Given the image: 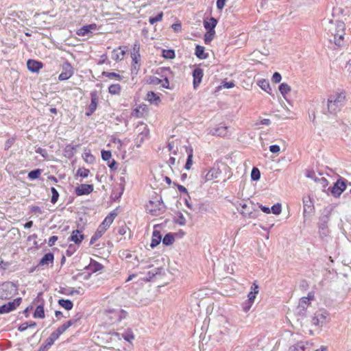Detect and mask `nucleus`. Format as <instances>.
<instances>
[{
  "mask_svg": "<svg viewBox=\"0 0 351 351\" xmlns=\"http://www.w3.org/2000/svg\"><path fill=\"white\" fill-rule=\"evenodd\" d=\"M34 317L35 318H44L45 317V311L44 307L43 305H38L34 313Z\"/></svg>",
  "mask_w": 351,
  "mask_h": 351,
  "instance_id": "nucleus-33",
  "label": "nucleus"
},
{
  "mask_svg": "<svg viewBox=\"0 0 351 351\" xmlns=\"http://www.w3.org/2000/svg\"><path fill=\"white\" fill-rule=\"evenodd\" d=\"M257 84L262 90H265L267 93H271V88L268 80L265 79L260 80L257 82Z\"/></svg>",
  "mask_w": 351,
  "mask_h": 351,
  "instance_id": "nucleus-25",
  "label": "nucleus"
},
{
  "mask_svg": "<svg viewBox=\"0 0 351 351\" xmlns=\"http://www.w3.org/2000/svg\"><path fill=\"white\" fill-rule=\"evenodd\" d=\"M329 221L328 215H324L320 218L319 223V233L322 238H324L329 234V230L327 223Z\"/></svg>",
  "mask_w": 351,
  "mask_h": 351,
  "instance_id": "nucleus-8",
  "label": "nucleus"
},
{
  "mask_svg": "<svg viewBox=\"0 0 351 351\" xmlns=\"http://www.w3.org/2000/svg\"><path fill=\"white\" fill-rule=\"evenodd\" d=\"M215 34V30H208V32L204 35V41L206 44L213 40Z\"/></svg>",
  "mask_w": 351,
  "mask_h": 351,
  "instance_id": "nucleus-38",
  "label": "nucleus"
},
{
  "mask_svg": "<svg viewBox=\"0 0 351 351\" xmlns=\"http://www.w3.org/2000/svg\"><path fill=\"white\" fill-rule=\"evenodd\" d=\"M162 203L158 200H150L146 205V210L148 213L153 216H158L162 214L163 211Z\"/></svg>",
  "mask_w": 351,
  "mask_h": 351,
  "instance_id": "nucleus-5",
  "label": "nucleus"
},
{
  "mask_svg": "<svg viewBox=\"0 0 351 351\" xmlns=\"http://www.w3.org/2000/svg\"><path fill=\"white\" fill-rule=\"evenodd\" d=\"M71 326V323H64L58 327L56 330L61 335L67 328Z\"/></svg>",
  "mask_w": 351,
  "mask_h": 351,
  "instance_id": "nucleus-47",
  "label": "nucleus"
},
{
  "mask_svg": "<svg viewBox=\"0 0 351 351\" xmlns=\"http://www.w3.org/2000/svg\"><path fill=\"white\" fill-rule=\"evenodd\" d=\"M96 28H97L96 24H90L88 25H84L77 30V34L78 36H88L93 30H95Z\"/></svg>",
  "mask_w": 351,
  "mask_h": 351,
  "instance_id": "nucleus-17",
  "label": "nucleus"
},
{
  "mask_svg": "<svg viewBox=\"0 0 351 351\" xmlns=\"http://www.w3.org/2000/svg\"><path fill=\"white\" fill-rule=\"evenodd\" d=\"M315 182L320 184V185L324 189L328 185V181L325 178H319L315 179Z\"/></svg>",
  "mask_w": 351,
  "mask_h": 351,
  "instance_id": "nucleus-54",
  "label": "nucleus"
},
{
  "mask_svg": "<svg viewBox=\"0 0 351 351\" xmlns=\"http://www.w3.org/2000/svg\"><path fill=\"white\" fill-rule=\"evenodd\" d=\"M279 90H280V93L283 96H285L286 94H287L289 92L291 91V87L289 85H288L286 83H282L279 86Z\"/></svg>",
  "mask_w": 351,
  "mask_h": 351,
  "instance_id": "nucleus-36",
  "label": "nucleus"
},
{
  "mask_svg": "<svg viewBox=\"0 0 351 351\" xmlns=\"http://www.w3.org/2000/svg\"><path fill=\"white\" fill-rule=\"evenodd\" d=\"M330 320V316L328 311L324 308H321L317 310L313 317H312V324L318 326L322 327L324 325L328 324Z\"/></svg>",
  "mask_w": 351,
  "mask_h": 351,
  "instance_id": "nucleus-3",
  "label": "nucleus"
},
{
  "mask_svg": "<svg viewBox=\"0 0 351 351\" xmlns=\"http://www.w3.org/2000/svg\"><path fill=\"white\" fill-rule=\"evenodd\" d=\"M62 69L63 71L58 76V79L60 80H66L72 76L73 73V68L69 63L64 64L62 66Z\"/></svg>",
  "mask_w": 351,
  "mask_h": 351,
  "instance_id": "nucleus-12",
  "label": "nucleus"
},
{
  "mask_svg": "<svg viewBox=\"0 0 351 351\" xmlns=\"http://www.w3.org/2000/svg\"><path fill=\"white\" fill-rule=\"evenodd\" d=\"M125 47H120L118 49L112 51V58L116 61L121 60L125 54Z\"/></svg>",
  "mask_w": 351,
  "mask_h": 351,
  "instance_id": "nucleus-20",
  "label": "nucleus"
},
{
  "mask_svg": "<svg viewBox=\"0 0 351 351\" xmlns=\"http://www.w3.org/2000/svg\"><path fill=\"white\" fill-rule=\"evenodd\" d=\"M93 184H82L75 188V194L77 196L88 195L93 192Z\"/></svg>",
  "mask_w": 351,
  "mask_h": 351,
  "instance_id": "nucleus-13",
  "label": "nucleus"
},
{
  "mask_svg": "<svg viewBox=\"0 0 351 351\" xmlns=\"http://www.w3.org/2000/svg\"><path fill=\"white\" fill-rule=\"evenodd\" d=\"M160 241H161V235H160V232L156 231V230L154 231L150 246L152 248L155 247L156 245H158L160 243Z\"/></svg>",
  "mask_w": 351,
  "mask_h": 351,
  "instance_id": "nucleus-27",
  "label": "nucleus"
},
{
  "mask_svg": "<svg viewBox=\"0 0 351 351\" xmlns=\"http://www.w3.org/2000/svg\"><path fill=\"white\" fill-rule=\"evenodd\" d=\"M123 338L128 341L131 342L134 339V335L131 330H127L122 335Z\"/></svg>",
  "mask_w": 351,
  "mask_h": 351,
  "instance_id": "nucleus-37",
  "label": "nucleus"
},
{
  "mask_svg": "<svg viewBox=\"0 0 351 351\" xmlns=\"http://www.w3.org/2000/svg\"><path fill=\"white\" fill-rule=\"evenodd\" d=\"M204 75L203 70L200 68H195L193 71V87L196 89L200 83L202 82V80Z\"/></svg>",
  "mask_w": 351,
  "mask_h": 351,
  "instance_id": "nucleus-14",
  "label": "nucleus"
},
{
  "mask_svg": "<svg viewBox=\"0 0 351 351\" xmlns=\"http://www.w3.org/2000/svg\"><path fill=\"white\" fill-rule=\"evenodd\" d=\"M163 56L166 58L172 59L175 57V53L173 50H167L163 51Z\"/></svg>",
  "mask_w": 351,
  "mask_h": 351,
  "instance_id": "nucleus-50",
  "label": "nucleus"
},
{
  "mask_svg": "<svg viewBox=\"0 0 351 351\" xmlns=\"http://www.w3.org/2000/svg\"><path fill=\"white\" fill-rule=\"evenodd\" d=\"M140 45L138 42H136L133 47V51L131 53V58L132 59V62L137 64L139 62L141 55H140Z\"/></svg>",
  "mask_w": 351,
  "mask_h": 351,
  "instance_id": "nucleus-18",
  "label": "nucleus"
},
{
  "mask_svg": "<svg viewBox=\"0 0 351 351\" xmlns=\"http://www.w3.org/2000/svg\"><path fill=\"white\" fill-rule=\"evenodd\" d=\"M270 209H271V212H272L273 214L279 215L282 210L281 204H275Z\"/></svg>",
  "mask_w": 351,
  "mask_h": 351,
  "instance_id": "nucleus-49",
  "label": "nucleus"
},
{
  "mask_svg": "<svg viewBox=\"0 0 351 351\" xmlns=\"http://www.w3.org/2000/svg\"><path fill=\"white\" fill-rule=\"evenodd\" d=\"M167 148L169 152H171L173 155H176L178 147H175L173 143H169L167 145Z\"/></svg>",
  "mask_w": 351,
  "mask_h": 351,
  "instance_id": "nucleus-52",
  "label": "nucleus"
},
{
  "mask_svg": "<svg viewBox=\"0 0 351 351\" xmlns=\"http://www.w3.org/2000/svg\"><path fill=\"white\" fill-rule=\"evenodd\" d=\"M51 191L52 193V197H51V203L55 204V203H56V202L58 199L59 193L54 187H52L51 189Z\"/></svg>",
  "mask_w": 351,
  "mask_h": 351,
  "instance_id": "nucleus-46",
  "label": "nucleus"
},
{
  "mask_svg": "<svg viewBox=\"0 0 351 351\" xmlns=\"http://www.w3.org/2000/svg\"><path fill=\"white\" fill-rule=\"evenodd\" d=\"M192 158H193V154H189L187 160H186V162L185 164V169L187 170L190 169L193 165Z\"/></svg>",
  "mask_w": 351,
  "mask_h": 351,
  "instance_id": "nucleus-51",
  "label": "nucleus"
},
{
  "mask_svg": "<svg viewBox=\"0 0 351 351\" xmlns=\"http://www.w3.org/2000/svg\"><path fill=\"white\" fill-rule=\"evenodd\" d=\"M21 302V298H18L14 300L12 302H9L5 304L2 305L1 306H0V313L3 314L12 311L20 305Z\"/></svg>",
  "mask_w": 351,
  "mask_h": 351,
  "instance_id": "nucleus-9",
  "label": "nucleus"
},
{
  "mask_svg": "<svg viewBox=\"0 0 351 351\" xmlns=\"http://www.w3.org/2000/svg\"><path fill=\"white\" fill-rule=\"evenodd\" d=\"M281 79H282L281 75L278 72H275L273 74L271 80L274 83H279L280 82Z\"/></svg>",
  "mask_w": 351,
  "mask_h": 351,
  "instance_id": "nucleus-55",
  "label": "nucleus"
},
{
  "mask_svg": "<svg viewBox=\"0 0 351 351\" xmlns=\"http://www.w3.org/2000/svg\"><path fill=\"white\" fill-rule=\"evenodd\" d=\"M91 96V102L88 107L86 114L87 116L91 115L97 109L98 97L96 92H93L90 94Z\"/></svg>",
  "mask_w": 351,
  "mask_h": 351,
  "instance_id": "nucleus-15",
  "label": "nucleus"
},
{
  "mask_svg": "<svg viewBox=\"0 0 351 351\" xmlns=\"http://www.w3.org/2000/svg\"><path fill=\"white\" fill-rule=\"evenodd\" d=\"M108 91L112 95H119L121 92V86L119 84H112L108 88Z\"/></svg>",
  "mask_w": 351,
  "mask_h": 351,
  "instance_id": "nucleus-34",
  "label": "nucleus"
},
{
  "mask_svg": "<svg viewBox=\"0 0 351 351\" xmlns=\"http://www.w3.org/2000/svg\"><path fill=\"white\" fill-rule=\"evenodd\" d=\"M53 262V254L52 253H47L40 259V265H48L49 263Z\"/></svg>",
  "mask_w": 351,
  "mask_h": 351,
  "instance_id": "nucleus-26",
  "label": "nucleus"
},
{
  "mask_svg": "<svg viewBox=\"0 0 351 351\" xmlns=\"http://www.w3.org/2000/svg\"><path fill=\"white\" fill-rule=\"evenodd\" d=\"M103 268L102 265L95 261H91L90 264L86 267V269L90 271L91 272H96L101 270Z\"/></svg>",
  "mask_w": 351,
  "mask_h": 351,
  "instance_id": "nucleus-24",
  "label": "nucleus"
},
{
  "mask_svg": "<svg viewBox=\"0 0 351 351\" xmlns=\"http://www.w3.org/2000/svg\"><path fill=\"white\" fill-rule=\"evenodd\" d=\"M308 345L307 342L300 341L297 344L291 346L288 351H305L306 346Z\"/></svg>",
  "mask_w": 351,
  "mask_h": 351,
  "instance_id": "nucleus-28",
  "label": "nucleus"
},
{
  "mask_svg": "<svg viewBox=\"0 0 351 351\" xmlns=\"http://www.w3.org/2000/svg\"><path fill=\"white\" fill-rule=\"evenodd\" d=\"M116 216H117V213L114 212H112L106 217L104 221L105 223H106L107 224H108V226H110V225L113 222L114 219H115Z\"/></svg>",
  "mask_w": 351,
  "mask_h": 351,
  "instance_id": "nucleus-40",
  "label": "nucleus"
},
{
  "mask_svg": "<svg viewBox=\"0 0 351 351\" xmlns=\"http://www.w3.org/2000/svg\"><path fill=\"white\" fill-rule=\"evenodd\" d=\"M27 66L29 71L38 72L43 67V64L34 60H29L27 62Z\"/></svg>",
  "mask_w": 351,
  "mask_h": 351,
  "instance_id": "nucleus-19",
  "label": "nucleus"
},
{
  "mask_svg": "<svg viewBox=\"0 0 351 351\" xmlns=\"http://www.w3.org/2000/svg\"><path fill=\"white\" fill-rule=\"evenodd\" d=\"M41 173H42V170L41 169H36V170H33V171H31L28 173V177L31 180H34V179L38 178L40 176V175L41 174Z\"/></svg>",
  "mask_w": 351,
  "mask_h": 351,
  "instance_id": "nucleus-41",
  "label": "nucleus"
},
{
  "mask_svg": "<svg viewBox=\"0 0 351 351\" xmlns=\"http://www.w3.org/2000/svg\"><path fill=\"white\" fill-rule=\"evenodd\" d=\"M17 291L18 288L13 282H5L0 285V299H10Z\"/></svg>",
  "mask_w": 351,
  "mask_h": 351,
  "instance_id": "nucleus-4",
  "label": "nucleus"
},
{
  "mask_svg": "<svg viewBox=\"0 0 351 351\" xmlns=\"http://www.w3.org/2000/svg\"><path fill=\"white\" fill-rule=\"evenodd\" d=\"M346 185L343 180H338L334 186L331 188V193L335 197H339L346 189Z\"/></svg>",
  "mask_w": 351,
  "mask_h": 351,
  "instance_id": "nucleus-11",
  "label": "nucleus"
},
{
  "mask_svg": "<svg viewBox=\"0 0 351 351\" xmlns=\"http://www.w3.org/2000/svg\"><path fill=\"white\" fill-rule=\"evenodd\" d=\"M60 336V335L56 330H55L50 335L49 337L51 338V339L53 341H56Z\"/></svg>",
  "mask_w": 351,
  "mask_h": 351,
  "instance_id": "nucleus-63",
  "label": "nucleus"
},
{
  "mask_svg": "<svg viewBox=\"0 0 351 351\" xmlns=\"http://www.w3.org/2000/svg\"><path fill=\"white\" fill-rule=\"evenodd\" d=\"M84 160L90 164H92L95 161V157L89 152H85L83 155Z\"/></svg>",
  "mask_w": 351,
  "mask_h": 351,
  "instance_id": "nucleus-45",
  "label": "nucleus"
},
{
  "mask_svg": "<svg viewBox=\"0 0 351 351\" xmlns=\"http://www.w3.org/2000/svg\"><path fill=\"white\" fill-rule=\"evenodd\" d=\"M29 328V326H28V323L27 322H25V323H23L21 324L19 326V331H25V330H27V328Z\"/></svg>",
  "mask_w": 351,
  "mask_h": 351,
  "instance_id": "nucleus-62",
  "label": "nucleus"
},
{
  "mask_svg": "<svg viewBox=\"0 0 351 351\" xmlns=\"http://www.w3.org/2000/svg\"><path fill=\"white\" fill-rule=\"evenodd\" d=\"M325 29L334 38L335 43L341 46L345 34V24L342 21H337L336 23L332 19H325L324 22Z\"/></svg>",
  "mask_w": 351,
  "mask_h": 351,
  "instance_id": "nucleus-1",
  "label": "nucleus"
},
{
  "mask_svg": "<svg viewBox=\"0 0 351 351\" xmlns=\"http://www.w3.org/2000/svg\"><path fill=\"white\" fill-rule=\"evenodd\" d=\"M172 28L176 32H180L181 31V28H182L181 24L180 23L173 24L172 25Z\"/></svg>",
  "mask_w": 351,
  "mask_h": 351,
  "instance_id": "nucleus-64",
  "label": "nucleus"
},
{
  "mask_svg": "<svg viewBox=\"0 0 351 351\" xmlns=\"http://www.w3.org/2000/svg\"><path fill=\"white\" fill-rule=\"evenodd\" d=\"M313 296L308 294V297H304L300 299L298 306L296 308V313L302 317L306 315V308L310 304V301L313 299Z\"/></svg>",
  "mask_w": 351,
  "mask_h": 351,
  "instance_id": "nucleus-7",
  "label": "nucleus"
},
{
  "mask_svg": "<svg viewBox=\"0 0 351 351\" xmlns=\"http://www.w3.org/2000/svg\"><path fill=\"white\" fill-rule=\"evenodd\" d=\"M226 0H217V8L219 10H222L225 5Z\"/></svg>",
  "mask_w": 351,
  "mask_h": 351,
  "instance_id": "nucleus-60",
  "label": "nucleus"
},
{
  "mask_svg": "<svg viewBox=\"0 0 351 351\" xmlns=\"http://www.w3.org/2000/svg\"><path fill=\"white\" fill-rule=\"evenodd\" d=\"M57 240H58V237H56V236H52V237H51L49 238V239L48 245H49V246H53V245L55 244V243H56V241Z\"/></svg>",
  "mask_w": 351,
  "mask_h": 351,
  "instance_id": "nucleus-61",
  "label": "nucleus"
},
{
  "mask_svg": "<svg viewBox=\"0 0 351 351\" xmlns=\"http://www.w3.org/2000/svg\"><path fill=\"white\" fill-rule=\"evenodd\" d=\"M346 95L343 93H335L330 95L327 101L328 112L331 114H336L343 106Z\"/></svg>",
  "mask_w": 351,
  "mask_h": 351,
  "instance_id": "nucleus-2",
  "label": "nucleus"
},
{
  "mask_svg": "<svg viewBox=\"0 0 351 351\" xmlns=\"http://www.w3.org/2000/svg\"><path fill=\"white\" fill-rule=\"evenodd\" d=\"M83 239L84 235L78 230H73L69 237V240L76 244L80 243Z\"/></svg>",
  "mask_w": 351,
  "mask_h": 351,
  "instance_id": "nucleus-21",
  "label": "nucleus"
},
{
  "mask_svg": "<svg viewBox=\"0 0 351 351\" xmlns=\"http://www.w3.org/2000/svg\"><path fill=\"white\" fill-rule=\"evenodd\" d=\"M173 241H174V237L171 234H166L162 239L163 244H165L166 245L172 244L173 243Z\"/></svg>",
  "mask_w": 351,
  "mask_h": 351,
  "instance_id": "nucleus-39",
  "label": "nucleus"
},
{
  "mask_svg": "<svg viewBox=\"0 0 351 351\" xmlns=\"http://www.w3.org/2000/svg\"><path fill=\"white\" fill-rule=\"evenodd\" d=\"M103 234L99 233V232L96 231L95 233L92 236L90 239V244H93L97 240H98L100 237H102Z\"/></svg>",
  "mask_w": 351,
  "mask_h": 351,
  "instance_id": "nucleus-56",
  "label": "nucleus"
},
{
  "mask_svg": "<svg viewBox=\"0 0 351 351\" xmlns=\"http://www.w3.org/2000/svg\"><path fill=\"white\" fill-rule=\"evenodd\" d=\"M239 206H241V208L240 213L244 217H247V215H250L252 213V211L250 208L248 204L245 202H241L239 203Z\"/></svg>",
  "mask_w": 351,
  "mask_h": 351,
  "instance_id": "nucleus-29",
  "label": "nucleus"
},
{
  "mask_svg": "<svg viewBox=\"0 0 351 351\" xmlns=\"http://www.w3.org/2000/svg\"><path fill=\"white\" fill-rule=\"evenodd\" d=\"M103 75L108 77L110 79L116 78L118 80H121L122 79V77L116 73L114 72H103Z\"/></svg>",
  "mask_w": 351,
  "mask_h": 351,
  "instance_id": "nucleus-43",
  "label": "nucleus"
},
{
  "mask_svg": "<svg viewBox=\"0 0 351 351\" xmlns=\"http://www.w3.org/2000/svg\"><path fill=\"white\" fill-rule=\"evenodd\" d=\"M269 150L271 152L276 154L278 153L280 150V148L277 145H273L269 147Z\"/></svg>",
  "mask_w": 351,
  "mask_h": 351,
  "instance_id": "nucleus-58",
  "label": "nucleus"
},
{
  "mask_svg": "<svg viewBox=\"0 0 351 351\" xmlns=\"http://www.w3.org/2000/svg\"><path fill=\"white\" fill-rule=\"evenodd\" d=\"M112 154L110 151H102L101 157L104 160H109L111 158Z\"/></svg>",
  "mask_w": 351,
  "mask_h": 351,
  "instance_id": "nucleus-53",
  "label": "nucleus"
},
{
  "mask_svg": "<svg viewBox=\"0 0 351 351\" xmlns=\"http://www.w3.org/2000/svg\"><path fill=\"white\" fill-rule=\"evenodd\" d=\"M58 304L67 311L72 309L73 306V302L69 300L60 299L58 300Z\"/></svg>",
  "mask_w": 351,
  "mask_h": 351,
  "instance_id": "nucleus-31",
  "label": "nucleus"
},
{
  "mask_svg": "<svg viewBox=\"0 0 351 351\" xmlns=\"http://www.w3.org/2000/svg\"><path fill=\"white\" fill-rule=\"evenodd\" d=\"M251 291L249 293L247 297H248V302H254V299L256 298V295L258 293V286L256 283H253L252 286L251 287Z\"/></svg>",
  "mask_w": 351,
  "mask_h": 351,
  "instance_id": "nucleus-23",
  "label": "nucleus"
},
{
  "mask_svg": "<svg viewBox=\"0 0 351 351\" xmlns=\"http://www.w3.org/2000/svg\"><path fill=\"white\" fill-rule=\"evenodd\" d=\"M195 55L199 59H206L208 57V54L204 53V47L201 45L196 46Z\"/></svg>",
  "mask_w": 351,
  "mask_h": 351,
  "instance_id": "nucleus-30",
  "label": "nucleus"
},
{
  "mask_svg": "<svg viewBox=\"0 0 351 351\" xmlns=\"http://www.w3.org/2000/svg\"><path fill=\"white\" fill-rule=\"evenodd\" d=\"M147 100L150 103L157 104L160 101V97L154 92L150 91L147 93Z\"/></svg>",
  "mask_w": 351,
  "mask_h": 351,
  "instance_id": "nucleus-32",
  "label": "nucleus"
},
{
  "mask_svg": "<svg viewBox=\"0 0 351 351\" xmlns=\"http://www.w3.org/2000/svg\"><path fill=\"white\" fill-rule=\"evenodd\" d=\"M90 171L85 168H80L77 171L76 175L82 178H87L89 175Z\"/></svg>",
  "mask_w": 351,
  "mask_h": 351,
  "instance_id": "nucleus-42",
  "label": "nucleus"
},
{
  "mask_svg": "<svg viewBox=\"0 0 351 351\" xmlns=\"http://www.w3.org/2000/svg\"><path fill=\"white\" fill-rule=\"evenodd\" d=\"M252 302H246L245 303H244L243 304V310L245 311V312H247L252 307Z\"/></svg>",
  "mask_w": 351,
  "mask_h": 351,
  "instance_id": "nucleus-59",
  "label": "nucleus"
},
{
  "mask_svg": "<svg viewBox=\"0 0 351 351\" xmlns=\"http://www.w3.org/2000/svg\"><path fill=\"white\" fill-rule=\"evenodd\" d=\"M303 215L304 217L309 216L314 212V205L310 196L303 198Z\"/></svg>",
  "mask_w": 351,
  "mask_h": 351,
  "instance_id": "nucleus-10",
  "label": "nucleus"
},
{
  "mask_svg": "<svg viewBox=\"0 0 351 351\" xmlns=\"http://www.w3.org/2000/svg\"><path fill=\"white\" fill-rule=\"evenodd\" d=\"M162 16H163V13L160 12L155 17H150L149 19V22L150 23V24L153 25L156 22L162 21Z\"/></svg>",
  "mask_w": 351,
  "mask_h": 351,
  "instance_id": "nucleus-48",
  "label": "nucleus"
},
{
  "mask_svg": "<svg viewBox=\"0 0 351 351\" xmlns=\"http://www.w3.org/2000/svg\"><path fill=\"white\" fill-rule=\"evenodd\" d=\"M80 289H81L80 288H79L78 289H74L73 288H70L67 290L66 292H64V293L68 294V295H74L75 293L81 294Z\"/></svg>",
  "mask_w": 351,
  "mask_h": 351,
  "instance_id": "nucleus-57",
  "label": "nucleus"
},
{
  "mask_svg": "<svg viewBox=\"0 0 351 351\" xmlns=\"http://www.w3.org/2000/svg\"><path fill=\"white\" fill-rule=\"evenodd\" d=\"M220 171L219 169H212L206 175L207 180H212L213 178H217Z\"/></svg>",
  "mask_w": 351,
  "mask_h": 351,
  "instance_id": "nucleus-35",
  "label": "nucleus"
},
{
  "mask_svg": "<svg viewBox=\"0 0 351 351\" xmlns=\"http://www.w3.org/2000/svg\"><path fill=\"white\" fill-rule=\"evenodd\" d=\"M228 127L225 125H219L218 127L210 129L209 134L213 136H225L228 134Z\"/></svg>",
  "mask_w": 351,
  "mask_h": 351,
  "instance_id": "nucleus-16",
  "label": "nucleus"
},
{
  "mask_svg": "<svg viewBox=\"0 0 351 351\" xmlns=\"http://www.w3.org/2000/svg\"><path fill=\"white\" fill-rule=\"evenodd\" d=\"M136 130L137 132V136L136 138V145L139 147L148 136L149 130L147 125L142 122L137 125Z\"/></svg>",
  "mask_w": 351,
  "mask_h": 351,
  "instance_id": "nucleus-6",
  "label": "nucleus"
},
{
  "mask_svg": "<svg viewBox=\"0 0 351 351\" xmlns=\"http://www.w3.org/2000/svg\"><path fill=\"white\" fill-rule=\"evenodd\" d=\"M217 23V21L215 18L210 17L207 20H204V26L207 30H215Z\"/></svg>",
  "mask_w": 351,
  "mask_h": 351,
  "instance_id": "nucleus-22",
  "label": "nucleus"
},
{
  "mask_svg": "<svg viewBox=\"0 0 351 351\" xmlns=\"http://www.w3.org/2000/svg\"><path fill=\"white\" fill-rule=\"evenodd\" d=\"M260 177H261V173H260V171L256 168V167H254L252 170V173H251V178L253 180H258L260 179Z\"/></svg>",
  "mask_w": 351,
  "mask_h": 351,
  "instance_id": "nucleus-44",
  "label": "nucleus"
}]
</instances>
